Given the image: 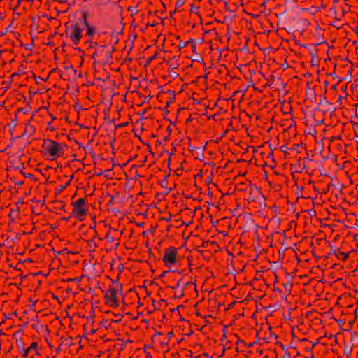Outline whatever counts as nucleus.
<instances>
[{"label": "nucleus", "mask_w": 358, "mask_h": 358, "mask_svg": "<svg viewBox=\"0 0 358 358\" xmlns=\"http://www.w3.org/2000/svg\"><path fill=\"white\" fill-rule=\"evenodd\" d=\"M50 117H51V118H52V120H54L55 119H56V118L52 115V114H51V113H50Z\"/></svg>", "instance_id": "obj_34"}, {"label": "nucleus", "mask_w": 358, "mask_h": 358, "mask_svg": "<svg viewBox=\"0 0 358 358\" xmlns=\"http://www.w3.org/2000/svg\"><path fill=\"white\" fill-rule=\"evenodd\" d=\"M21 344L22 345V341H17V347L22 357H30V358H34L35 355H39L38 352V343L36 342H32L28 347L22 348H20Z\"/></svg>", "instance_id": "obj_8"}, {"label": "nucleus", "mask_w": 358, "mask_h": 358, "mask_svg": "<svg viewBox=\"0 0 358 358\" xmlns=\"http://www.w3.org/2000/svg\"><path fill=\"white\" fill-rule=\"evenodd\" d=\"M175 37H176V39H180L179 36H176Z\"/></svg>", "instance_id": "obj_39"}, {"label": "nucleus", "mask_w": 358, "mask_h": 358, "mask_svg": "<svg viewBox=\"0 0 358 358\" xmlns=\"http://www.w3.org/2000/svg\"><path fill=\"white\" fill-rule=\"evenodd\" d=\"M157 55H158V52H157V51H156L152 56H150L148 58H147L146 62H145V66H148V64H150V63L152 60L155 59L157 58Z\"/></svg>", "instance_id": "obj_17"}, {"label": "nucleus", "mask_w": 358, "mask_h": 358, "mask_svg": "<svg viewBox=\"0 0 358 358\" xmlns=\"http://www.w3.org/2000/svg\"><path fill=\"white\" fill-rule=\"evenodd\" d=\"M332 186V184L331 183H329L327 186V188L325 189H323L322 191V193H327L328 191H329L331 187Z\"/></svg>", "instance_id": "obj_21"}, {"label": "nucleus", "mask_w": 358, "mask_h": 358, "mask_svg": "<svg viewBox=\"0 0 358 358\" xmlns=\"http://www.w3.org/2000/svg\"><path fill=\"white\" fill-rule=\"evenodd\" d=\"M143 30V28L139 27L138 26V24H131V26L129 31V37L128 40L131 42V44L133 45L134 42L136 39L138 32L142 31Z\"/></svg>", "instance_id": "obj_10"}, {"label": "nucleus", "mask_w": 358, "mask_h": 358, "mask_svg": "<svg viewBox=\"0 0 358 358\" xmlns=\"http://www.w3.org/2000/svg\"><path fill=\"white\" fill-rule=\"evenodd\" d=\"M113 232L117 233V231L116 229H113L112 231L111 229H110L106 233L104 238L106 240L107 243H114L115 247L117 248L119 245V242L117 240H115Z\"/></svg>", "instance_id": "obj_12"}, {"label": "nucleus", "mask_w": 358, "mask_h": 358, "mask_svg": "<svg viewBox=\"0 0 358 358\" xmlns=\"http://www.w3.org/2000/svg\"><path fill=\"white\" fill-rule=\"evenodd\" d=\"M188 42H189V41L185 42V43H182V41H180V42L179 45H178V48H179V50H180V49H182V48H185V47L186 46L187 43Z\"/></svg>", "instance_id": "obj_22"}, {"label": "nucleus", "mask_w": 358, "mask_h": 358, "mask_svg": "<svg viewBox=\"0 0 358 358\" xmlns=\"http://www.w3.org/2000/svg\"><path fill=\"white\" fill-rule=\"evenodd\" d=\"M356 28L357 29V33L358 34V27H356Z\"/></svg>", "instance_id": "obj_44"}, {"label": "nucleus", "mask_w": 358, "mask_h": 358, "mask_svg": "<svg viewBox=\"0 0 358 358\" xmlns=\"http://www.w3.org/2000/svg\"><path fill=\"white\" fill-rule=\"evenodd\" d=\"M157 304H158L159 307H161V306H162L163 305H165V306H166V300H164V299H161V300H159V301L157 302Z\"/></svg>", "instance_id": "obj_19"}, {"label": "nucleus", "mask_w": 358, "mask_h": 358, "mask_svg": "<svg viewBox=\"0 0 358 358\" xmlns=\"http://www.w3.org/2000/svg\"><path fill=\"white\" fill-rule=\"evenodd\" d=\"M35 131V127L30 124H27L25 126L24 132L23 135L27 134L29 136H31L34 134Z\"/></svg>", "instance_id": "obj_15"}, {"label": "nucleus", "mask_w": 358, "mask_h": 358, "mask_svg": "<svg viewBox=\"0 0 358 358\" xmlns=\"http://www.w3.org/2000/svg\"><path fill=\"white\" fill-rule=\"evenodd\" d=\"M161 36V34H157V38H159Z\"/></svg>", "instance_id": "obj_41"}, {"label": "nucleus", "mask_w": 358, "mask_h": 358, "mask_svg": "<svg viewBox=\"0 0 358 358\" xmlns=\"http://www.w3.org/2000/svg\"><path fill=\"white\" fill-rule=\"evenodd\" d=\"M309 32L311 38L315 41V46L326 43V29L321 27L318 24H308Z\"/></svg>", "instance_id": "obj_5"}, {"label": "nucleus", "mask_w": 358, "mask_h": 358, "mask_svg": "<svg viewBox=\"0 0 358 358\" xmlns=\"http://www.w3.org/2000/svg\"><path fill=\"white\" fill-rule=\"evenodd\" d=\"M83 27L80 24H66L64 35L69 38L73 45H78L82 38Z\"/></svg>", "instance_id": "obj_4"}, {"label": "nucleus", "mask_w": 358, "mask_h": 358, "mask_svg": "<svg viewBox=\"0 0 358 358\" xmlns=\"http://www.w3.org/2000/svg\"><path fill=\"white\" fill-rule=\"evenodd\" d=\"M17 211H18V210H12L9 215L10 217H11L12 215H14V213L17 212Z\"/></svg>", "instance_id": "obj_29"}, {"label": "nucleus", "mask_w": 358, "mask_h": 358, "mask_svg": "<svg viewBox=\"0 0 358 358\" xmlns=\"http://www.w3.org/2000/svg\"><path fill=\"white\" fill-rule=\"evenodd\" d=\"M83 27V31H85V36L87 38V42H92L93 38L96 32V29L90 24H80Z\"/></svg>", "instance_id": "obj_9"}, {"label": "nucleus", "mask_w": 358, "mask_h": 358, "mask_svg": "<svg viewBox=\"0 0 358 358\" xmlns=\"http://www.w3.org/2000/svg\"><path fill=\"white\" fill-rule=\"evenodd\" d=\"M163 262L166 266L175 265L179 262L178 250L175 247H169L164 250Z\"/></svg>", "instance_id": "obj_7"}, {"label": "nucleus", "mask_w": 358, "mask_h": 358, "mask_svg": "<svg viewBox=\"0 0 358 358\" xmlns=\"http://www.w3.org/2000/svg\"><path fill=\"white\" fill-rule=\"evenodd\" d=\"M174 296L177 298H180L183 296V290L182 289H176Z\"/></svg>", "instance_id": "obj_18"}, {"label": "nucleus", "mask_w": 358, "mask_h": 358, "mask_svg": "<svg viewBox=\"0 0 358 358\" xmlns=\"http://www.w3.org/2000/svg\"><path fill=\"white\" fill-rule=\"evenodd\" d=\"M125 24H122V26L120 29V31H112L109 33L110 37V43L115 45L119 42V38L118 36L121 35L123 32Z\"/></svg>", "instance_id": "obj_11"}, {"label": "nucleus", "mask_w": 358, "mask_h": 358, "mask_svg": "<svg viewBox=\"0 0 358 358\" xmlns=\"http://www.w3.org/2000/svg\"><path fill=\"white\" fill-rule=\"evenodd\" d=\"M24 348L23 343H22V344L20 345V348Z\"/></svg>", "instance_id": "obj_38"}, {"label": "nucleus", "mask_w": 358, "mask_h": 358, "mask_svg": "<svg viewBox=\"0 0 358 358\" xmlns=\"http://www.w3.org/2000/svg\"><path fill=\"white\" fill-rule=\"evenodd\" d=\"M10 27H11V24H10V26H8V27L6 28V33L9 31V29L10 28Z\"/></svg>", "instance_id": "obj_32"}, {"label": "nucleus", "mask_w": 358, "mask_h": 358, "mask_svg": "<svg viewBox=\"0 0 358 358\" xmlns=\"http://www.w3.org/2000/svg\"><path fill=\"white\" fill-rule=\"evenodd\" d=\"M120 297L122 299V303H124V296L122 294V285L113 282L105 292L106 304L112 308H117L119 306Z\"/></svg>", "instance_id": "obj_2"}, {"label": "nucleus", "mask_w": 358, "mask_h": 358, "mask_svg": "<svg viewBox=\"0 0 358 358\" xmlns=\"http://www.w3.org/2000/svg\"><path fill=\"white\" fill-rule=\"evenodd\" d=\"M2 31L0 30V37L2 36Z\"/></svg>", "instance_id": "obj_40"}, {"label": "nucleus", "mask_w": 358, "mask_h": 358, "mask_svg": "<svg viewBox=\"0 0 358 358\" xmlns=\"http://www.w3.org/2000/svg\"><path fill=\"white\" fill-rule=\"evenodd\" d=\"M73 210L71 215L73 217H78L79 220H83L88 210L87 199L80 198L75 201L71 202Z\"/></svg>", "instance_id": "obj_6"}, {"label": "nucleus", "mask_w": 358, "mask_h": 358, "mask_svg": "<svg viewBox=\"0 0 358 358\" xmlns=\"http://www.w3.org/2000/svg\"><path fill=\"white\" fill-rule=\"evenodd\" d=\"M90 229L95 228V224H94V225H93V226H90Z\"/></svg>", "instance_id": "obj_37"}, {"label": "nucleus", "mask_w": 358, "mask_h": 358, "mask_svg": "<svg viewBox=\"0 0 358 358\" xmlns=\"http://www.w3.org/2000/svg\"><path fill=\"white\" fill-rule=\"evenodd\" d=\"M3 33H2V36L6 34V29L4 30H1Z\"/></svg>", "instance_id": "obj_33"}, {"label": "nucleus", "mask_w": 358, "mask_h": 358, "mask_svg": "<svg viewBox=\"0 0 358 358\" xmlns=\"http://www.w3.org/2000/svg\"><path fill=\"white\" fill-rule=\"evenodd\" d=\"M146 24V27H147L148 26H150V27H155L157 24H152V23H150V24Z\"/></svg>", "instance_id": "obj_30"}, {"label": "nucleus", "mask_w": 358, "mask_h": 358, "mask_svg": "<svg viewBox=\"0 0 358 358\" xmlns=\"http://www.w3.org/2000/svg\"><path fill=\"white\" fill-rule=\"evenodd\" d=\"M41 148V153L43 155L53 160L64 154L66 145L62 143L46 138L43 140Z\"/></svg>", "instance_id": "obj_1"}, {"label": "nucleus", "mask_w": 358, "mask_h": 358, "mask_svg": "<svg viewBox=\"0 0 358 358\" xmlns=\"http://www.w3.org/2000/svg\"><path fill=\"white\" fill-rule=\"evenodd\" d=\"M99 55V51L98 50H96L94 53H93V55H92V57H95L96 56Z\"/></svg>", "instance_id": "obj_26"}, {"label": "nucleus", "mask_w": 358, "mask_h": 358, "mask_svg": "<svg viewBox=\"0 0 358 358\" xmlns=\"http://www.w3.org/2000/svg\"><path fill=\"white\" fill-rule=\"evenodd\" d=\"M29 301L31 302V303H32V306H34V305H35V303H36V301H32V300H31V299L29 300Z\"/></svg>", "instance_id": "obj_31"}, {"label": "nucleus", "mask_w": 358, "mask_h": 358, "mask_svg": "<svg viewBox=\"0 0 358 358\" xmlns=\"http://www.w3.org/2000/svg\"><path fill=\"white\" fill-rule=\"evenodd\" d=\"M184 3H185L184 0H177L176 6V7H180V6H182L184 4Z\"/></svg>", "instance_id": "obj_20"}, {"label": "nucleus", "mask_w": 358, "mask_h": 358, "mask_svg": "<svg viewBox=\"0 0 358 358\" xmlns=\"http://www.w3.org/2000/svg\"><path fill=\"white\" fill-rule=\"evenodd\" d=\"M229 26H227V30L229 31ZM229 34V32L227 34Z\"/></svg>", "instance_id": "obj_42"}, {"label": "nucleus", "mask_w": 358, "mask_h": 358, "mask_svg": "<svg viewBox=\"0 0 358 358\" xmlns=\"http://www.w3.org/2000/svg\"><path fill=\"white\" fill-rule=\"evenodd\" d=\"M39 24H31L30 26V36L31 38V40L33 41L34 37L35 36V32L36 34L41 33L43 31V30H39Z\"/></svg>", "instance_id": "obj_14"}, {"label": "nucleus", "mask_w": 358, "mask_h": 358, "mask_svg": "<svg viewBox=\"0 0 358 358\" xmlns=\"http://www.w3.org/2000/svg\"><path fill=\"white\" fill-rule=\"evenodd\" d=\"M333 25H334V27L336 28V29H341V26L340 27H336L334 24H332Z\"/></svg>", "instance_id": "obj_36"}, {"label": "nucleus", "mask_w": 358, "mask_h": 358, "mask_svg": "<svg viewBox=\"0 0 358 358\" xmlns=\"http://www.w3.org/2000/svg\"><path fill=\"white\" fill-rule=\"evenodd\" d=\"M192 50H194L196 48V45L195 44H192Z\"/></svg>", "instance_id": "obj_35"}, {"label": "nucleus", "mask_w": 358, "mask_h": 358, "mask_svg": "<svg viewBox=\"0 0 358 358\" xmlns=\"http://www.w3.org/2000/svg\"><path fill=\"white\" fill-rule=\"evenodd\" d=\"M350 252H343L340 249H336L334 251L333 255L342 262L346 261L349 257Z\"/></svg>", "instance_id": "obj_13"}, {"label": "nucleus", "mask_w": 358, "mask_h": 358, "mask_svg": "<svg viewBox=\"0 0 358 358\" xmlns=\"http://www.w3.org/2000/svg\"><path fill=\"white\" fill-rule=\"evenodd\" d=\"M178 285L181 286V289L183 290L185 287L192 285V283L191 282L184 281L183 279L180 278L178 280Z\"/></svg>", "instance_id": "obj_16"}, {"label": "nucleus", "mask_w": 358, "mask_h": 358, "mask_svg": "<svg viewBox=\"0 0 358 358\" xmlns=\"http://www.w3.org/2000/svg\"><path fill=\"white\" fill-rule=\"evenodd\" d=\"M171 288H172L173 289H180V288H181V286H179V285H178V280L177 281V282H176V285L172 286V287H171Z\"/></svg>", "instance_id": "obj_23"}, {"label": "nucleus", "mask_w": 358, "mask_h": 358, "mask_svg": "<svg viewBox=\"0 0 358 358\" xmlns=\"http://www.w3.org/2000/svg\"><path fill=\"white\" fill-rule=\"evenodd\" d=\"M31 46H32V44L31 45H30V44L24 45L25 48L27 50H31Z\"/></svg>", "instance_id": "obj_24"}, {"label": "nucleus", "mask_w": 358, "mask_h": 358, "mask_svg": "<svg viewBox=\"0 0 358 358\" xmlns=\"http://www.w3.org/2000/svg\"><path fill=\"white\" fill-rule=\"evenodd\" d=\"M92 43L91 47H96L98 45L97 43L96 42H90Z\"/></svg>", "instance_id": "obj_28"}, {"label": "nucleus", "mask_w": 358, "mask_h": 358, "mask_svg": "<svg viewBox=\"0 0 358 358\" xmlns=\"http://www.w3.org/2000/svg\"><path fill=\"white\" fill-rule=\"evenodd\" d=\"M269 25L268 27L271 29H268V27H261L262 30L258 31L259 34H266L267 38L272 37L273 38L276 35H280L281 34L279 31H282L283 29H285L287 33H292L294 38H295L297 36H300L303 34L305 32V29L299 28L296 29L294 27H289L288 29L285 28H280L279 27L280 24H276V26H273V24H267Z\"/></svg>", "instance_id": "obj_3"}, {"label": "nucleus", "mask_w": 358, "mask_h": 358, "mask_svg": "<svg viewBox=\"0 0 358 358\" xmlns=\"http://www.w3.org/2000/svg\"><path fill=\"white\" fill-rule=\"evenodd\" d=\"M11 124L13 125V127H15L17 125V120H12Z\"/></svg>", "instance_id": "obj_27"}, {"label": "nucleus", "mask_w": 358, "mask_h": 358, "mask_svg": "<svg viewBox=\"0 0 358 358\" xmlns=\"http://www.w3.org/2000/svg\"><path fill=\"white\" fill-rule=\"evenodd\" d=\"M55 34H56V32H55V33H54V34H50V35L49 36V37H48V40H49V41H50V40H52V39L53 38V37L55 36Z\"/></svg>", "instance_id": "obj_25"}, {"label": "nucleus", "mask_w": 358, "mask_h": 358, "mask_svg": "<svg viewBox=\"0 0 358 358\" xmlns=\"http://www.w3.org/2000/svg\"><path fill=\"white\" fill-rule=\"evenodd\" d=\"M211 31H205V33H209Z\"/></svg>", "instance_id": "obj_43"}]
</instances>
